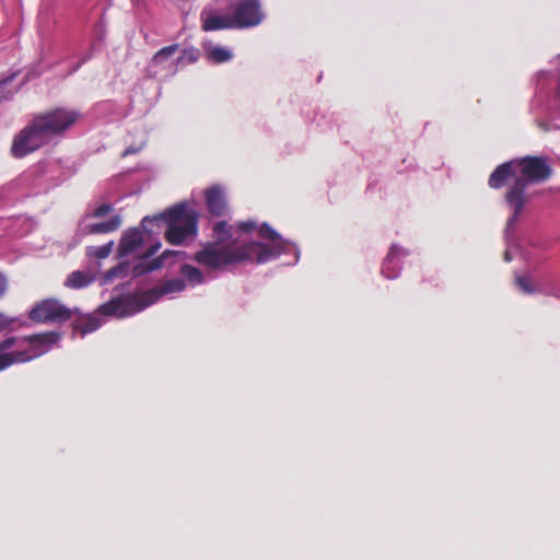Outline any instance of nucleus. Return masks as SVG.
<instances>
[{
	"label": "nucleus",
	"instance_id": "nucleus-1",
	"mask_svg": "<svg viewBox=\"0 0 560 560\" xmlns=\"http://www.w3.org/2000/svg\"><path fill=\"white\" fill-rule=\"evenodd\" d=\"M80 118V112L67 107H54L34 114L14 136L11 154L22 159L51 141L62 138Z\"/></svg>",
	"mask_w": 560,
	"mask_h": 560
},
{
	"label": "nucleus",
	"instance_id": "nucleus-2",
	"mask_svg": "<svg viewBox=\"0 0 560 560\" xmlns=\"http://www.w3.org/2000/svg\"><path fill=\"white\" fill-rule=\"evenodd\" d=\"M283 248L284 246L278 243L269 246L259 242H249L240 247L208 243L202 249L195 253L194 259L199 265L219 269L246 260L264 264L278 257Z\"/></svg>",
	"mask_w": 560,
	"mask_h": 560
},
{
	"label": "nucleus",
	"instance_id": "nucleus-3",
	"mask_svg": "<svg viewBox=\"0 0 560 560\" xmlns=\"http://www.w3.org/2000/svg\"><path fill=\"white\" fill-rule=\"evenodd\" d=\"M514 161L517 176L505 194V201L513 209L510 222L518 219L528 202L529 196L526 194L528 185L544 183L552 174V168L544 156L527 155Z\"/></svg>",
	"mask_w": 560,
	"mask_h": 560
},
{
	"label": "nucleus",
	"instance_id": "nucleus-4",
	"mask_svg": "<svg viewBox=\"0 0 560 560\" xmlns=\"http://www.w3.org/2000/svg\"><path fill=\"white\" fill-rule=\"evenodd\" d=\"M60 334L48 331L27 337H8L0 341V372L13 364L25 363L45 353L57 343Z\"/></svg>",
	"mask_w": 560,
	"mask_h": 560
},
{
	"label": "nucleus",
	"instance_id": "nucleus-5",
	"mask_svg": "<svg viewBox=\"0 0 560 560\" xmlns=\"http://www.w3.org/2000/svg\"><path fill=\"white\" fill-rule=\"evenodd\" d=\"M152 223L165 224L166 242L172 245H182L186 238L197 234L198 212L189 208L187 202H179L160 214L144 217L141 221L144 230Z\"/></svg>",
	"mask_w": 560,
	"mask_h": 560
},
{
	"label": "nucleus",
	"instance_id": "nucleus-6",
	"mask_svg": "<svg viewBox=\"0 0 560 560\" xmlns=\"http://www.w3.org/2000/svg\"><path fill=\"white\" fill-rule=\"evenodd\" d=\"M150 305H152V300L145 302L143 293L141 292L114 298L110 301L100 305L97 312L104 316L117 315L118 317H126L141 312Z\"/></svg>",
	"mask_w": 560,
	"mask_h": 560
},
{
	"label": "nucleus",
	"instance_id": "nucleus-7",
	"mask_svg": "<svg viewBox=\"0 0 560 560\" xmlns=\"http://www.w3.org/2000/svg\"><path fill=\"white\" fill-rule=\"evenodd\" d=\"M78 308H69L55 299H47L34 306L28 317L36 323H65L69 320Z\"/></svg>",
	"mask_w": 560,
	"mask_h": 560
},
{
	"label": "nucleus",
	"instance_id": "nucleus-8",
	"mask_svg": "<svg viewBox=\"0 0 560 560\" xmlns=\"http://www.w3.org/2000/svg\"><path fill=\"white\" fill-rule=\"evenodd\" d=\"M232 16L237 30L257 26L265 18L258 0H238L233 7Z\"/></svg>",
	"mask_w": 560,
	"mask_h": 560
},
{
	"label": "nucleus",
	"instance_id": "nucleus-9",
	"mask_svg": "<svg viewBox=\"0 0 560 560\" xmlns=\"http://www.w3.org/2000/svg\"><path fill=\"white\" fill-rule=\"evenodd\" d=\"M206 205L209 213L223 217L228 213V201L224 190L220 186H212L205 191Z\"/></svg>",
	"mask_w": 560,
	"mask_h": 560
},
{
	"label": "nucleus",
	"instance_id": "nucleus-10",
	"mask_svg": "<svg viewBox=\"0 0 560 560\" xmlns=\"http://www.w3.org/2000/svg\"><path fill=\"white\" fill-rule=\"evenodd\" d=\"M143 242V232L140 229L133 228L125 231L118 245V256L125 257L135 253L142 246Z\"/></svg>",
	"mask_w": 560,
	"mask_h": 560
},
{
	"label": "nucleus",
	"instance_id": "nucleus-11",
	"mask_svg": "<svg viewBox=\"0 0 560 560\" xmlns=\"http://www.w3.org/2000/svg\"><path fill=\"white\" fill-rule=\"evenodd\" d=\"M185 288H186V282L184 279L174 278V279H168V280L164 281L161 288H153V289L143 291L142 293H143V298H144L145 302H149L150 300H152V304H154L155 302H158V300L162 295L170 294V293H178V292L184 291Z\"/></svg>",
	"mask_w": 560,
	"mask_h": 560
},
{
	"label": "nucleus",
	"instance_id": "nucleus-12",
	"mask_svg": "<svg viewBox=\"0 0 560 560\" xmlns=\"http://www.w3.org/2000/svg\"><path fill=\"white\" fill-rule=\"evenodd\" d=\"M516 175L515 161H509L500 164L491 173L488 185L493 189L502 188L510 178Z\"/></svg>",
	"mask_w": 560,
	"mask_h": 560
},
{
	"label": "nucleus",
	"instance_id": "nucleus-13",
	"mask_svg": "<svg viewBox=\"0 0 560 560\" xmlns=\"http://www.w3.org/2000/svg\"><path fill=\"white\" fill-rule=\"evenodd\" d=\"M77 317L72 322V328L81 336H85L97 330L101 326V318L94 314H75Z\"/></svg>",
	"mask_w": 560,
	"mask_h": 560
},
{
	"label": "nucleus",
	"instance_id": "nucleus-14",
	"mask_svg": "<svg viewBox=\"0 0 560 560\" xmlns=\"http://www.w3.org/2000/svg\"><path fill=\"white\" fill-rule=\"evenodd\" d=\"M236 26L233 22V16L221 15L217 13H210L203 19L202 30L206 32H212L218 30H235Z\"/></svg>",
	"mask_w": 560,
	"mask_h": 560
},
{
	"label": "nucleus",
	"instance_id": "nucleus-15",
	"mask_svg": "<svg viewBox=\"0 0 560 560\" xmlns=\"http://www.w3.org/2000/svg\"><path fill=\"white\" fill-rule=\"evenodd\" d=\"M122 223L120 215L115 214L104 222L91 223L84 228L85 234H108L117 231Z\"/></svg>",
	"mask_w": 560,
	"mask_h": 560
},
{
	"label": "nucleus",
	"instance_id": "nucleus-16",
	"mask_svg": "<svg viewBox=\"0 0 560 560\" xmlns=\"http://www.w3.org/2000/svg\"><path fill=\"white\" fill-rule=\"evenodd\" d=\"M401 254V249L397 245H393L384 259L382 266V273L388 278L394 279L399 273V266L396 264L395 259Z\"/></svg>",
	"mask_w": 560,
	"mask_h": 560
},
{
	"label": "nucleus",
	"instance_id": "nucleus-17",
	"mask_svg": "<svg viewBox=\"0 0 560 560\" xmlns=\"http://www.w3.org/2000/svg\"><path fill=\"white\" fill-rule=\"evenodd\" d=\"M179 273L191 287L201 284L205 280L203 273L197 267L188 264L180 266Z\"/></svg>",
	"mask_w": 560,
	"mask_h": 560
},
{
	"label": "nucleus",
	"instance_id": "nucleus-18",
	"mask_svg": "<svg viewBox=\"0 0 560 560\" xmlns=\"http://www.w3.org/2000/svg\"><path fill=\"white\" fill-rule=\"evenodd\" d=\"M232 226L226 221H219L213 226V237L218 246H224L232 238Z\"/></svg>",
	"mask_w": 560,
	"mask_h": 560
},
{
	"label": "nucleus",
	"instance_id": "nucleus-19",
	"mask_svg": "<svg viewBox=\"0 0 560 560\" xmlns=\"http://www.w3.org/2000/svg\"><path fill=\"white\" fill-rule=\"evenodd\" d=\"M161 259H154L147 261V259H142V261L136 264L132 267L131 273L135 278L143 276L148 272L158 270L161 268Z\"/></svg>",
	"mask_w": 560,
	"mask_h": 560
},
{
	"label": "nucleus",
	"instance_id": "nucleus-20",
	"mask_svg": "<svg viewBox=\"0 0 560 560\" xmlns=\"http://www.w3.org/2000/svg\"><path fill=\"white\" fill-rule=\"evenodd\" d=\"M92 282V279L83 271L71 272L65 284L72 289H81L88 287Z\"/></svg>",
	"mask_w": 560,
	"mask_h": 560
},
{
	"label": "nucleus",
	"instance_id": "nucleus-21",
	"mask_svg": "<svg viewBox=\"0 0 560 560\" xmlns=\"http://www.w3.org/2000/svg\"><path fill=\"white\" fill-rule=\"evenodd\" d=\"M207 57L213 63H223L231 60L233 55L228 48L215 46L208 49Z\"/></svg>",
	"mask_w": 560,
	"mask_h": 560
},
{
	"label": "nucleus",
	"instance_id": "nucleus-22",
	"mask_svg": "<svg viewBox=\"0 0 560 560\" xmlns=\"http://www.w3.org/2000/svg\"><path fill=\"white\" fill-rule=\"evenodd\" d=\"M179 49V45L178 44H172V45H168V46H165L163 48H161L160 50H158L152 59H151V63L153 66H160L162 63H164L168 58H171L177 50Z\"/></svg>",
	"mask_w": 560,
	"mask_h": 560
},
{
	"label": "nucleus",
	"instance_id": "nucleus-23",
	"mask_svg": "<svg viewBox=\"0 0 560 560\" xmlns=\"http://www.w3.org/2000/svg\"><path fill=\"white\" fill-rule=\"evenodd\" d=\"M200 51L196 48L184 49L182 56L177 59V63H195L198 61Z\"/></svg>",
	"mask_w": 560,
	"mask_h": 560
},
{
	"label": "nucleus",
	"instance_id": "nucleus-24",
	"mask_svg": "<svg viewBox=\"0 0 560 560\" xmlns=\"http://www.w3.org/2000/svg\"><path fill=\"white\" fill-rule=\"evenodd\" d=\"M259 236L271 242H277L280 238V235L267 223L259 228Z\"/></svg>",
	"mask_w": 560,
	"mask_h": 560
},
{
	"label": "nucleus",
	"instance_id": "nucleus-25",
	"mask_svg": "<svg viewBox=\"0 0 560 560\" xmlns=\"http://www.w3.org/2000/svg\"><path fill=\"white\" fill-rule=\"evenodd\" d=\"M516 284L524 293H534L536 291L535 285L527 276L517 277Z\"/></svg>",
	"mask_w": 560,
	"mask_h": 560
},
{
	"label": "nucleus",
	"instance_id": "nucleus-26",
	"mask_svg": "<svg viewBox=\"0 0 560 560\" xmlns=\"http://www.w3.org/2000/svg\"><path fill=\"white\" fill-rule=\"evenodd\" d=\"M113 211V207L109 203H103L94 209L91 217L92 218H103L107 213Z\"/></svg>",
	"mask_w": 560,
	"mask_h": 560
},
{
	"label": "nucleus",
	"instance_id": "nucleus-27",
	"mask_svg": "<svg viewBox=\"0 0 560 560\" xmlns=\"http://www.w3.org/2000/svg\"><path fill=\"white\" fill-rule=\"evenodd\" d=\"M15 74H12L4 80L0 81V102L9 98V92L5 91V85L14 79Z\"/></svg>",
	"mask_w": 560,
	"mask_h": 560
},
{
	"label": "nucleus",
	"instance_id": "nucleus-28",
	"mask_svg": "<svg viewBox=\"0 0 560 560\" xmlns=\"http://www.w3.org/2000/svg\"><path fill=\"white\" fill-rule=\"evenodd\" d=\"M177 255H185L184 252H180V250H171V249H166L164 250L159 257H155L154 259H161V268L163 267L165 260L168 258V257H172V256H177Z\"/></svg>",
	"mask_w": 560,
	"mask_h": 560
},
{
	"label": "nucleus",
	"instance_id": "nucleus-29",
	"mask_svg": "<svg viewBox=\"0 0 560 560\" xmlns=\"http://www.w3.org/2000/svg\"><path fill=\"white\" fill-rule=\"evenodd\" d=\"M112 245H113V243H108L104 246L98 247L97 252H96V256L98 258H106L110 254Z\"/></svg>",
	"mask_w": 560,
	"mask_h": 560
},
{
	"label": "nucleus",
	"instance_id": "nucleus-30",
	"mask_svg": "<svg viewBox=\"0 0 560 560\" xmlns=\"http://www.w3.org/2000/svg\"><path fill=\"white\" fill-rule=\"evenodd\" d=\"M161 248V244L160 243H155L153 245H151L147 250L145 253L142 255V259H149L151 257H153L155 255V253Z\"/></svg>",
	"mask_w": 560,
	"mask_h": 560
},
{
	"label": "nucleus",
	"instance_id": "nucleus-31",
	"mask_svg": "<svg viewBox=\"0 0 560 560\" xmlns=\"http://www.w3.org/2000/svg\"><path fill=\"white\" fill-rule=\"evenodd\" d=\"M14 319L9 318L3 313H0V331L7 329L13 324Z\"/></svg>",
	"mask_w": 560,
	"mask_h": 560
},
{
	"label": "nucleus",
	"instance_id": "nucleus-32",
	"mask_svg": "<svg viewBox=\"0 0 560 560\" xmlns=\"http://www.w3.org/2000/svg\"><path fill=\"white\" fill-rule=\"evenodd\" d=\"M237 226L243 232H250L256 229V223L254 221H244L240 222Z\"/></svg>",
	"mask_w": 560,
	"mask_h": 560
},
{
	"label": "nucleus",
	"instance_id": "nucleus-33",
	"mask_svg": "<svg viewBox=\"0 0 560 560\" xmlns=\"http://www.w3.org/2000/svg\"><path fill=\"white\" fill-rule=\"evenodd\" d=\"M7 290V280L0 273V298L4 294Z\"/></svg>",
	"mask_w": 560,
	"mask_h": 560
},
{
	"label": "nucleus",
	"instance_id": "nucleus-34",
	"mask_svg": "<svg viewBox=\"0 0 560 560\" xmlns=\"http://www.w3.org/2000/svg\"><path fill=\"white\" fill-rule=\"evenodd\" d=\"M140 151V148H136V147H128L125 152L122 153V156H127V155H130V154H136Z\"/></svg>",
	"mask_w": 560,
	"mask_h": 560
}]
</instances>
